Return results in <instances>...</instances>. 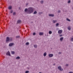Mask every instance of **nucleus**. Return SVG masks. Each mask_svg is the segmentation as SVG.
I'll return each mask as SVG.
<instances>
[{
	"instance_id": "obj_5",
	"label": "nucleus",
	"mask_w": 73,
	"mask_h": 73,
	"mask_svg": "<svg viewBox=\"0 0 73 73\" xmlns=\"http://www.w3.org/2000/svg\"><path fill=\"white\" fill-rule=\"evenodd\" d=\"M14 43H9V46H12L13 45H14Z\"/></svg>"
},
{
	"instance_id": "obj_8",
	"label": "nucleus",
	"mask_w": 73,
	"mask_h": 73,
	"mask_svg": "<svg viewBox=\"0 0 73 73\" xmlns=\"http://www.w3.org/2000/svg\"><path fill=\"white\" fill-rule=\"evenodd\" d=\"M48 16H50V17H54V14H49Z\"/></svg>"
},
{
	"instance_id": "obj_24",
	"label": "nucleus",
	"mask_w": 73,
	"mask_h": 73,
	"mask_svg": "<svg viewBox=\"0 0 73 73\" xmlns=\"http://www.w3.org/2000/svg\"><path fill=\"white\" fill-rule=\"evenodd\" d=\"M41 4H43L44 3V1H40Z\"/></svg>"
},
{
	"instance_id": "obj_10",
	"label": "nucleus",
	"mask_w": 73,
	"mask_h": 73,
	"mask_svg": "<svg viewBox=\"0 0 73 73\" xmlns=\"http://www.w3.org/2000/svg\"><path fill=\"white\" fill-rule=\"evenodd\" d=\"M21 21L20 20H18L17 21V23L18 24H20V23H21Z\"/></svg>"
},
{
	"instance_id": "obj_6",
	"label": "nucleus",
	"mask_w": 73,
	"mask_h": 73,
	"mask_svg": "<svg viewBox=\"0 0 73 73\" xmlns=\"http://www.w3.org/2000/svg\"><path fill=\"white\" fill-rule=\"evenodd\" d=\"M58 33L59 34H61L62 33V30H59L58 31Z\"/></svg>"
},
{
	"instance_id": "obj_38",
	"label": "nucleus",
	"mask_w": 73,
	"mask_h": 73,
	"mask_svg": "<svg viewBox=\"0 0 73 73\" xmlns=\"http://www.w3.org/2000/svg\"><path fill=\"white\" fill-rule=\"evenodd\" d=\"M69 73H73V72H69Z\"/></svg>"
},
{
	"instance_id": "obj_40",
	"label": "nucleus",
	"mask_w": 73,
	"mask_h": 73,
	"mask_svg": "<svg viewBox=\"0 0 73 73\" xmlns=\"http://www.w3.org/2000/svg\"><path fill=\"white\" fill-rule=\"evenodd\" d=\"M27 69L28 70L29 69V68H27Z\"/></svg>"
},
{
	"instance_id": "obj_28",
	"label": "nucleus",
	"mask_w": 73,
	"mask_h": 73,
	"mask_svg": "<svg viewBox=\"0 0 73 73\" xmlns=\"http://www.w3.org/2000/svg\"><path fill=\"white\" fill-rule=\"evenodd\" d=\"M13 15L14 16H15V15H16V12H14L13 13Z\"/></svg>"
},
{
	"instance_id": "obj_43",
	"label": "nucleus",
	"mask_w": 73,
	"mask_h": 73,
	"mask_svg": "<svg viewBox=\"0 0 73 73\" xmlns=\"http://www.w3.org/2000/svg\"><path fill=\"white\" fill-rule=\"evenodd\" d=\"M6 12H7V10H6Z\"/></svg>"
},
{
	"instance_id": "obj_25",
	"label": "nucleus",
	"mask_w": 73,
	"mask_h": 73,
	"mask_svg": "<svg viewBox=\"0 0 73 73\" xmlns=\"http://www.w3.org/2000/svg\"><path fill=\"white\" fill-rule=\"evenodd\" d=\"M58 25H59V23H57L56 24V27H58Z\"/></svg>"
},
{
	"instance_id": "obj_3",
	"label": "nucleus",
	"mask_w": 73,
	"mask_h": 73,
	"mask_svg": "<svg viewBox=\"0 0 73 73\" xmlns=\"http://www.w3.org/2000/svg\"><path fill=\"white\" fill-rule=\"evenodd\" d=\"M6 55L7 56H11V53L9 52V51H8L6 53Z\"/></svg>"
},
{
	"instance_id": "obj_37",
	"label": "nucleus",
	"mask_w": 73,
	"mask_h": 73,
	"mask_svg": "<svg viewBox=\"0 0 73 73\" xmlns=\"http://www.w3.org/2000/svg\"><path fill=\"white\" fill-rule=\"evenodd\" d=\"M59 36H60V37H61L62 36V35H59Z\"/></svg>"
},
{
	"instance_id": "obj_2",
	"label": "nucleus",
	"mask_w": 73,
	"mask_h": 73,
	"mask_svg": "<svg viewBox=\"0 0 73 73\" xmlns=\"http://www.w3.org/2000/svg\"><path fill=\"white\" fill-rule=\"evenodd\" d=\"M58 68L59 70H60V71H63V68H61V66H59Z\"/></svg>"
},
{
	"instance_id": "obj_14",
	"label": "nucleus",
	"mask_w": 73,
	"mask_h": 73,
	"mask_svg": "<svg viewBox=\"0 0 73 73\" xmlns=\"http://www.w3.org/2000/svg\"><path fill=\"white\" fill-rule=\"evenodd\" d=\"M43 55H44V57H45V56H46V52H45L43 54Z\"/></svg>"
},
{
	"instance_id": "obj_7",
	"label": "nucleus",
	"mask_w": 73,
	"mask_h": 73,
	"mask_svg": "<svg viewBox=\"0 0 73 73\" xmlns=\"http://www.w3.org/2000/svg\"><path fill=\"white\" fill-rule=\"evenodd\" d=\"M48 56L50 57H52L53 56V54H48Z\"/></svg>"
},
{
	"instance_id": "obj_20",
	"label": "nucleus",
	"mask_w": 73,
	"mask_h": 73,
	"mask_svg": "<svg viewBox=\"0 0 73 73\" xmlns=\"http://www.w3.org/2000/svg\"><path fill=\"white\" fill-rule=\"evenodd\" d=\"M13 40V38H10V41H12Z\"/></svg>"
},
{
	"instance_id": "obj_35",
	"label": "nucleus",
	"mask_w": 73,
	"mask_h": 73,
	"mask_svg": "<svg viewBox=\"0 0 73 73\" xmlns=\"http://www.w3.org/2000/svg\"><path fill=\"white\" fill-rule=\"evenodd\" d=\"M29 4V3H26V5H28Z\"/></svg>"
},
{
	"instance_id": "obj_41",
	"label": "nucleus",
	"mask_w": 73,
	"mask_h": 73,
	"mask_svg": "<svg viewBox=\"0 0 73 73\" xmlns=\"http://www.w3.org/2000/svg\"><path fill=\"white\" fill-rule=\"evenodd\" d=\"M31 23H33V22H31Z\"/></svg>"
},
{
	"instance_id": "obj_9",
	"label": "nucleus",
	"mask_w": 73,
	"mask_h": 73,
	"mask_svg": "<svg viewBox=\"0 0 73 73\" xmlns=\"http://www.w3.org/2000/svg\"><path fill=\"white\" fill-rule=\"evenodd\" d=\"M44 35V33L42 32H40L39 33V35L40 36H42Z\"/></svg>"
},
{
	"instance_id": "obj_46",
	"label": "nucleus",
	"mask_w": 73,
	"mask_h": 73,
	"mask_svg": "<svg viewBox=\"0 0 73 73\" xmlns=\"http://www.w3.org/2000/svg\"><path fill=\"white\" fill-rule=\"evenodd\" d=\"M45 36H46V35H45Z\"/></svg>"
},
{
	"instance_id": "obj_17",
	"label": "nucleus",
	"mask_w": 73,
	"mask_h": 73,
	"mask_svg": "<svg viewBox=\"0 0 73 73\" xmlns=\"http://www.w3.org/2000/svg\"><path fill=\"white\" fill-rule=\"evenodd\" d=\"M48 33L50 35H51V34H52V31H49L48 32Z\"/></svg>"
},
{
	"instance_id": "obj_39",
	"label": "nucleus",
	"mask_w": 73,
	"mask_h": 73,
	"mask_svg": "<svg viewBox=\"0 0 73 73\" xmlns=\"http://www.w3.org/2000/svg\"><path fill=\"white\" fill-rule=\"evenodd\" d=\"M59 54H61V52H59Z\"/></svg>"
},
{
	"instance_id": "obj_12",
	"label": "nucleus",
	"mask_w": 73,
	"mask_h": 73,
	"mask_svg": "<svg viewBox=\"0 0 73 73\" xmlns=\"http://www.w3.org/2000/svg\"><path fill=\"white\" fill-rule=\"evenodd\" d=\"M11 53L12 54H15V52L14 51H11Z\"/></svg>"
},
{
	"instance_id": "obj_42",
	"label": "nucleus",
	"mask_w": 73,
	"mask_h": 73,
	"mask_svg": "<svg viewBox=\"0 0 73 73\" xmlns=\"http://www.w3.org/2000/svg\"><path fill=\"white\" fill-rule=\"evenodd\" d=\"M53 65H55V64H53Z\"/></svg>"
},
{
	"instance_id": "obj_16",
	"label": "nucleus",
	"mask_w": 73,
	"mask_h": 73,
	"mask_svg": "<svg viewBox=\"0 0 73 73\" xmlns=\"http://www.w3.org/2000/svg\"><path fill=\"white\" fill-rule=\"evenodd\" d=\"M20 37V36H17L15 37L16 38H19Z\"/></svg>"
},
{
	"instance_id": "obj_26",
	"label": "nucleus",
	"mask_w": 73,
	"mask_h": 73,
	"mask_svg": "<svg viewBox=\"0 0 73 73\" xmlns=\"http://www.w3.org/2000/svg\"><path fill=\"white\" fill-rule=\"evenodd\" d=\"M29 71L28 70L26 71L25 72V73H29Z\"/></svg>"
},
{
	"instance_id": "obj_23",
	"label": "nucleus",
	"mask_w": 73,
	"mask_h": 73,
	"mask_svg": "<svg viewBox=\"0 0 73 73\" xmlns=\"http://www.w3.org/2000/svg\"><path fill=\"white\" fill-rule=\"evenodd\" d=\"M34 48H36L37 47V45H34Z\"/></svg>"
},
{
	"instance_id": "obj_30",
	"label": "nucleus",
	"mask_w": 73,
	"mask_h": 73,
	"mask_svg": "<svg viewBox=\"0 0 73 73\" xmlns=\"http://www.w3.org/2000/svg\"><path fill=\"white\" fill-rule=\"evenodd\" d=\"M33 36H35L36 35V33H33Z\"/></svg>"
},
{
	"instance_id": "obj_19",
	"label": "nucleus",
	"mask_w": 73,
	"mask_h": 73,
	"mask_svg": "<svg viewBox=\"0 0 73 73\" xmlns=\"http://www.w3.org/2000/svg\"><path fill=\"white\" fill-rule=\"evenodd\" d=\"M25 45H29V42H27L26 44Z\"/></svg>"
},
{
	"instance_id": "obj_11",
	"label": "nucleus",
	"mask_w": 73,
	"mask_h": 73,
	"mask_svg": "<svg viewBox=\"0 0 73 73\" xmlns=\"http://www.w3.org/2000/svg\"><path fill=\"white\" fill-rule=\"evenodd\" d=\"M64 39V37H62L60 38V40L61 41H62V40H63Z\"/></svg>"
},
{
	"instance_id": "obj_4",
	"label": "nucleus",
	"mask_w": 73,
	"mask_h": 73,
	"mask_svg": "<svg viewBox=\"0 0 73 73\" xmlns=\"http://www.w3.org/2000/svg\"><path fill=\"white\" fill-rule=\"evenodd\" d=\"M9 41H10V38H9V37H7L6 38V42H9Z\"/></svg>"
},
{
	"instance_id": "obj_1",
	"label": "nucleus",
	"mask_w": 73,
	"mask_h": 73,
	"mask_svg": "<svg viewBox=\"0 0 73 73\" xmlns=\"http://www.w3.org/2000/svg\"><path fill=\"white\" fill-rule=\"evenodd\" d=\"M34 9L33 8L31 7L28 9L26 8L25 10V12H27V14H31L33 12Z\"/></svg>"
},
{
	"instance_id": "obj_34",
	"label": "nucleus",
	"mask_w": 73,
	"mask_h": 73,
	"mask_svg": "<svg viewBox=\"0 0 73 73\" xmlns=\"http://www.w3.org/2000/svg\"><path fill=\"white\" fill-rule=\"evenodd\" d=\"M66 66H69V64H66L65 65Z\"/></svg>"
},
{
	"instance_id": "obj_32",
	"label": "nucleus",
	"mask_w": 73,
	"mask_h": 73,
	"mask_svg": "<svg viewBox=\"0 0 73 73\" xmlns=\"http://www.w3.org/2000/svg\"><path fill=\"white\" fill-rule=\"evenodd\" d=\"M71 41H73V38H71Z\"/></svg>"
},
{
	"instance_id": "obj_22",
	"label": "nucleus",
	"mask_w": 73,
	"mask_h": 73,
	"mask_svg": "<svg viewBox=\"0 0 73 73\" xmlns=\"http://www.w3.org/2000/svg\"><path fill=\"white\" fill-rule=\"evenodd\" d=\"M66 20H67V21H71L68 18H67Z\"/></svg>"
},
{
	"instance_id": "obj_15",
	"label": "nucleus",
	"mask_w": 73,
	"mask_h": 73,
	"mask_svg": "<svg viewBox=\"0 0 73 73\" xmlns=\"http://www.w3.org/2000/svg\"><path fill=\"white\" fill-rule=\"evenodd\" d=\"M37 12L36 11H35L33 13V14L34 15H36V14H37Z\"/></svg>"
},
{
	"instance_id": "obj_13",
	"label": "nucleus",
	"mask_w": 73,
	"mask_h": 73,
	"mask_svg": "<svg viewBox=\"0 0 73 73\" xmlns=\"http://www.w3.org/2000/svg\"><path fill=\"white\" fill-rule=\"evenodd\" d=\"M12 7L11 6H9L8 7L9 9H10V10L12 9Z\"/></svg>"
},
{
	"instance_id": "obj_18",
	"label": "nucleus",
	"mask_w": 73,
	"mask_h": 73,
	"mask_svg": "<svg viewBox=\"0 0 73 73\" xmlns=\"http://www.w3.org/2000/svg\"><path fill=\"white\" fill-rule=\"evenodd\" d=\"M52 21H53V23H56L57 22V20H53Z\"/></svg>"
},
{
	"instance_id": "obj_31",
	"label": "nucleus",
	"mask_w": 73,
	"mask_h": 73,
	"mask_svg": "<svg viewBox=\"0 0 73 73\" xmlns=\"http://www.w3.org/2000/svg\"><path fill=\"white\" fill-rule=\"evenodd\" d=\"M58 13H61V12H60V10H58Z\"/></svg>"
},
{
	"instance_id": "obj_44",
	"label": "nucleus",
	"mask_w": 73,
	"mask_h": 73,
	"mask_svg": "<svg viewBox=\"0 0 73 73\" xmlns=\"http://www.w3.org/2000/svg\"><path fill=\"white\" fill-rule=\"evenodd\" d=\"M19 8V9H20V8Z\"/></svg>"
},
{
	"instance_id": "obj_33",
	"label": "nucleus",
	"mask_w": 73,
	"mask_h": 73,
	"mask_svg": "<svg viewBox=\"0 0 73 73\" xmlns=\"http://www.w3.org/2000/svg\"><path fill=\"white\" fill-rule=\"evenodd\" d=\"M71 2L70 0H69L68 1V3L69 4V3H70Z\"/></svg>"
},
{
	"instance_id": "obj_29",
	"label": "nucleus",
	"mask_w": 73,
	"mask_h": 73,
	"mask_svg": "<svg viewBox=\"0 0 73 73\" xmlns=\"http://www.w3.org/2000/svg\"><path fill=\"white\" fill-rule=\"evenodd\" d=\"M42 13H42V12H39V15H41V14H42Z\"/></svg>"
},
{
	"instance_id": "obj_21",
	"label": "nucleus",
	"mask_w": 73,
	"mask_h": 73,
	"mask_svg": "<svg viewBox=\"0 0 73 73\" xmlns=\"http://www.w3.org/2000/svg\"><path fill=\"white\" fill-rule=\"evenodd\" d=\"M16 58V59H20V57L19 56H18Z\"/></svg>"
},
{
	"instance_id": "obj_27",
	"label": "nucleus",
	"mask_w": 73,
	"mask_h": 73,
	"mask_svg": "<svg viewBox=\"0 0 73 73\" xmlns=\"http://www.w3.org/2000/svg\"><path fill=\"white\" fill-rule=\"evenodd\" d=\"M68 30L69 31H70V29H71V28H70V27H68Z\"/></svg>"
},
{
	"instance_id": "obj_36",
	"label": "nucleus",
	"mask_w": 73,
	"mask_h": 73,
	"mask_svg": "<svg viewBox=\"0 0 73 73\" xmlns=\"http://www.w3.org/2000/svg\"><path fill=\"white\" fill-rule=\"evenodd\" d=\"M13 12V10H11V11L10 12L11 13H12Z\"/></svg>"
},
{
	"instance_id": "obj_45",
	"label": "nucleus",
	"mask_w": 73,
	"mask_h": 73,
	"mask_svg": "<svg viewBox=\"0 0 73 73\" xmlns=\"http://www.w3.org/2000/svg\"><path fill=\"white\" fill-rule=\"evenodd\" d=\"M47 36H48V35H47Z\"/></svg>"
}]
</instances>
